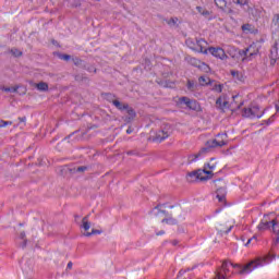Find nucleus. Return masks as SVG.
<instances>
[{
	"instance_id": "obj_3",
	"label": "nucleus",
	"mask_w": 279,
	"mask_h": 279,
	"mask_svg": "<svg viewBox=\"0 0 279 279\" xmlns=\"http://www.w3.org/2000/svg\"><path fill=\"white\" fill-rule=\"evenodd\" d=\"M207 169H215V166H210V163H207L205 165L203 170L198 169L187 173V182H197V180H201V182H206L207 180H210V178H213V171Z\"/></svg>"
},
{
	"instance_id": "obj_28",
	"label": "nucleus",
	"mask_w": 279,
	"mask_h": 279,
	"mask_svg": "<svg viewBox=\"0 0 279 279\" xmlns=\"http://www.w3.org/2000/svg\"><path fill=\"white\" fill-rule=\"evenodd\" d=\"M161 223H168L170 226H175V223H178V220H175L173 218H163L161 220Z\"/></svg>"
},
{
	"instance_id": "obj_47",
	"label": "nucleus",
	"mask_w": 279,
	"mask_h": 279,
	"mask_svg": "<svg viewBox=\"0 0 279 279\" xmlns=\"http://www.w3.org/2000/svg\"><path fill=\"white\" fill-rule=\"evenodd\" d=\"M20 247H22V250H25V247H27V240H23V243L20 244Z\"/></svg>"
},
{
	"instance_id": "obj_19",
	"label": "nucleus",
	"mask_w": 279,
	"mask_h": 279,
	"mask_svg": "<svg viewBox=\"0 0 279 279\" xmlns=\"http://www.w3.org/2000/svg\"><path fill=\"white\" fill-rule=\"evenodd\" d=\"M37 90H40L41 93H47V90H49V84L45 83V82H39L37 84H35Z\"/></svg>"
},
{
	"instance_id": "obj_60",
	"label": "nucleus",
	"mask_w": 279,
	"mask_h": 279,
	"mask_svg": "<svg viewBox=\"0 0 279 279\" xmlns=\"http://www.w3.org/2000/svg\"><path fill=\"white\" fill-rule=\"evenodd\" d=\"M231 49H232V51H235V48H234V47H232Z\"/></svg>"
},
{
	"instance_id": "obj_57",
	"label": "nucleus",
	"mask_w": 279,
	"mask_h": 279,
	"mask_svg": "<svg viewBox=\"0 0 279 279\" xmlns=\"http://www.w3.org/2000/svg\"><path fill=\"white\" fill-rule=\"evenodd\" d=\"M276 111L279 112V106L278 105H276Z\"/></svg>"
},
{
	"instance_id": "obj_14",
	"label": "nucleus",
	"mask_w": 279,
	"mask_h": 279,
	"mask_svg": "<svg viewBox=\"0 0 279 279\" xmlns=\"http://www.w3.org/2000/svg\"><path fill=\"white\" fill-rule=\"evenodd\" d=\"M233 228H234V226L230 225V226L228 227V223L222 222V223L218 225V227H217V232H218L219 234H221V235H223V234H229V233L232 231Z\"/></svg>"
},
{
	"instance_id": "obj_13",
	"label": "nucleus",
	"mask_w": 279,
	"mask_h": 279,
	"mask_svg": "<svg viewBox=\"0 0 279 279\" xmlns=\"http://www.w3.org/2000/svg\"><path fill=\"white\" fill-rule=\"evenodd\" d=\"M257 228L259 231L274 230V219L268 220V216H265Z\"/></svg>"
},
{
	"instance_id": "obj_21",
	"label": "nucleus",
	"mask_w": 279,
	"mask_h": 279,
	"mask_svg": "<svg viewBox=\"0 0 279 279\" xmlns=\"http://www.w3.org/2000/svg\"><path fill=\"white\" fill-rule=\"evenodd\" d=\"M90 167L88 166H80L77 168H73L71 171L72 173H84L85 171H89Z\"/></svg>"
},
{
	"instance_id": "obj_11",
	"label": "nucleus",
	"mask_w": 279,
	"mask_h": 279,
	"mask_svg": "<svg viewBox=\"0 0 279 279\" xmlns=\"http://www.w3.org/2000/svg\"><path fill=\"white\" fill-rule=\"evenodd\" d=\"M209 51V53H211V56H214V58H219L220 60H227L228 54H226V50H223L222 48H215V47H209L207 49V52Z\"/></svg>"
},
{
	"instance_id": "obj_56",
	"label": "nucleus",
	"mask_w": 279,
	"mask_h": 279,
	"mask_svg": "<svg viewBox=\"0 0 279 279\" xmlns=\"http://www.w3.org/2000/svg\"><path fill=\"white\" fill-rule=\"evenodd\" d=\"M227 51L231 56V58H234V54L232 52H230V50H227Z\"/></svg>"
},
{
	"instance_id": "obj_52",
	"label": "nucleus",
	"mask_w": 279,
	"mask_h": 279,
	"mask_svg": "<svg viewBox=\"0 0 279 279\" xmlns=\"http://www.w3.org/2000/svg\"><path fill=\"white\" fill-rule=\"evenodd\" d=\"M251 239H252V241H258V236L257 235H253Z\"/></svg>"
},
{
	"instance_id": "obj_38",
	"label": "nucleus",
	"mask_w": 279,
	"mask_h": 279,
	"mask_svg": "<svg viewBox=\"0 0 279 279\" xmlns=\"http://www.w3.org/2000/svg\"><path fill=\"white\" fill-rule=\"evenodd\" d=\"M128 156H141V153H138V150L133 149V150H129L126 151Z\"/></svg>"
},
{
	"instance_id": "obj_44",
	"label": "nucleus",
	"mask_w": 279,
	"mask_h": 279,
	"mask_svg": "<svg viewBox=\"0 0 279 279\" xmlns=\"http://www.w3.org/2000/svg\"><path fill=\"white\" fill-rule=\"evenodd\" d=\"M279 243V235H277V238L272 239V247H276V245H278Z\"/></svg>"
},
{
	"instance_id": "obj_22",
	"label": "nucleus",
	"mask_w": 279,
	"mask_h": 279,
	"mask_svg": "<svg viewBox=\"0 0 279 279\" xmlns=\"http://www.w3.org/2000/svg\"><path fill=\"white\" fill-rule=\"evenodd\" d=\"M198 82L201 84V86H208V84H213V82L210 81L209 77H206V76H201L198 78Z\"/></svg>"
},
{
	"instance_id": "obj_41",
	"label": "nucleus",
	"mask_w": 279,
	"mask_h": 279,
	"mask_svg": "<svg viewBox=\"0 0 279 279\" xmlns=\"http://www.w3.org/2000/svg\"><path fill=\"white\" fill-rule=\"evenodd\" d=\"M232 77H236V80H241L243 76L239 74V71H231Z\"/></svg>"
},
{
	"instance_id": "obj_53",
	"label": "nucleus",
	"mask_w": 279,
	"mask_h": 279,
	"mask_svg": "<svg viewBox=\"0 0 279 279\" xmlns=\"http://www.w3.org/2000/svg\"><path fill=\"white\" fill-rule=\"evenodd\" d=\"M126 134H132V128H129V129L126 130Z\"/></svg>"
},
{
	"instance_id": "obj_39",
	"label": "nucleus",
	"mask_w": 279,
	"mask_h": 279,
	"mask_svg": "<svg viewBox=\"0 0 279 279\" xmlns=\"http://www.w3.org/2000/svg\"><path fill=\"white\" fill-rule=\"evenodd\" d=\"M84 80L88 81V77H86L84 75H80V74L75 76L76 82H84Z\"/></svg>"
},
{
	"instance_id": "obj_54",
	"label": "nucleus",
	"mask_w": 279,
	"mask_h": 279,
	"mask_svg": "<svg viewBox=\"0 0 279 279\" xmlns=\"http://www.w3.org/2000/svg\"><path fill=\"white\" fill-rule=\"evenodd\" d=\"M252 238L247 240L246 244L245 245H250V243H252Z\"/></svg>"
},
{
	"instance_id": "obj_8",
	"label": "nucleus",
	"mask_w": 279,
	"mask_h": 279,
	"mask_svg": "<svg viewBox=\"0 0 279 279\" xmlns=\"http://www.w3.org/2000/svg\"><path fill=\"white\" fill-rule=\"evenodd\" d=\"M258 47H256V44H252L248 48L241 50L240 56H244L243 60L254 58V56H258Z\"/></svg>"
},
{
	"instance_id": "obj_62",
	"label": "nucleus",
	"mask_w": 279,
	"mask_h": 279,
	"mask_svg": "<svg viewBox=\"0 0 279 279\" xmlns=\"http://www.w3.org/2000/svg\"><path fill=\"white\" fill-rule=\"evenodd\" d=\"M236 97H239V96H233V99H236Z\"/></svg>"
},
{
	"instance_id": "obj_50",
	"label": "nucleus",
	"mask_w": 279,
	"mask_h": 279,
	"mask_svg": "<svg viewBox=\"0 0 279 279\" xmlns=\"http://www.w3.org/2000/svg\"><path fill=\"white\" fill-rule=\"evenodd\" d=\"M66 269H73V262L68 263Z\"/></svg>"
},
{
	"instance_id": "obj_17",
	"label": "nucleus",
	"mask_w": 279,
	"mask_h": 279,
	"mask_svg": "<svg viewBox=\"0 0 279 279\" xmlns=\"http://www.w3.org/2000/svg\"><path fill=\"white\" fill-rule=\"evenodd\" d=\"M191 64L192 66H197L198 69H204L205 71H208V69H210L208 64L197 60L196 58L191 59Z\"/></svg>"
},
{
	"instance_id": "obj_2",
	"label": "nucleus",
	"mask_w": 279,
	"mask_h": 279,
	"mask_svg": "<svg viewBox=\"0 0 279 279\" xmlns=\"http://www.w3.org/2000/svg\"><path fill=\"white\" fill-rule=\"evenodd\" d=\"M274 259H276V254L268 253L264 256L256 257L243 267H241L239 264H235L233 267L240 269V274H251V271H254V269L258 267H265V265H269V263H271Z\"/></svg>"
},
{
	"instance_id": "obj_9",
	"label": "nucleus",
	"mask_w": 279,
	"mask_h": 279,
	"mask_svg": "<svg viewBox=\"0 0 279 279\" xmlns=\"http://www.w3.org/2000/svg\"><path fill=\"white\" fill-rule=\"evenodd\" d=\"M179 104H184L190 110H195L196 112L202 108L197 100H193L189 97H181Z\"/></svg>"
},
{
	"instance_id": "obj_18",
	"label": "nucleus",
	"mask_w": 279,
	"mask_h": 279,
	"mask_svg": "<svg viewBox=\"0 0 279 279\" xmlns=\"http://www.w3.org/2000/svg\"><path fill=\"white\" fill-rule=\"evenodd\" d=\"M89 217L90 215H87L82 219L81 228H83L85 232H88V230H90V221H88Z\"/></svg>"
},
{
	"instance_id": "obj_58",
	"label": "nucleus",
	"mask_w": 279,
	"mask_h": 279,
	"mask_svg": "<svg viewBox=\"0 0 279 279\" xmlns=\"http://www.w3.org/2000/svg\"><path fill=\"white\" fill-rule=\"evenodd\" d=\"M74 217H75L76 220L80 219V216H78V215H75Z\"/></svg>"
},
{
	"instance_id": "obj_37",
	"label": "nucleus",
	"mask_w": 279,
	"mask_h": 279,
	"mask_svg": "<svg viewBox=\"0 0 279 279\" xmlns=\"http://www.w3.org/2000/svg\"><path fill=\"white\" fill-rule=\"evenodd\" d=\"M7 125H12V121H5L0 119V128H7Z\"/></svg>"
},
{
	"instance_id": "obj_12",
	"label": "nucleus",
	"mask_w": 279,
	"mask_h": 279,
	"mask_svg": "<svg viewBox=\"0 0 279 279\" xmlns=\"http://www.w3.org/2000/svg\"><path fill=\"white\" fill-rule=\"evenodd\" d=\"M216 108H219L220 110H226V108H230V101H228V95L222 94L220 97L217 98Z\"/></svg>"
},
{
	"instance_id": "obj_25",
	"label": "nucleus",
	"mask_w": 279,
	"mask_h": 279,
	"mask_svg": "<svg viewBox=\"0 0 279 279\" xmlns=\"http://www.w3.org/2000/svg\"><path fill=\"white\" fill-rule=\"evenodd\" d=\"M271 27H275L277 31L279 29V14L274 15Z\"/></svg>"
},
{
	"instance_id": "obj_33",
	"label": "nucleus",
	"mask_w": 279,
	"mask_h": 279,
	"mask_svg": "<svg viewBox=\"0 0 279 279\" xmlns=\"http://www.w3.org/2000/svg\"><path fill=\"white\" fill-rule=\"evenodd\" d=\"M58 58L64 60V62H69V60H71V54L59 53Z\"/></svg>"
},
{
	"instance_id": "obj_16",
	"label": "nucleus",
	"mask_w": 279,
	"mask_h": 279,
	"mask_svg": "<svg viewBox=\"0 0 279 279\" xmlns=\"http://www.w3.org/2000/svg\"><path fill=\"white\" fill-rule=\"evenodd\" d=\"M109 101L114 106V108H117V110H120L121 112H123V110H128V104L125 102H121L118 99H109Z\"/></svg>"
},
{
	"instance_id": "obj_31",
	"label": "nucleus",
	"mask_w": 279,
	"mask_h": 279,
	"mask_svg": "<svg viewBox=\"0 0 279 279\" xmlns=\"http://www.w3.org/2000/svg\"><path fill=\"white\" fill-rule=\"evenodd\" d=\"M11 53L15 58H21V56H23V52L21 50L16 49V48L11 49Z\"/></svg>"
},
{
	"instance_id": "obj_29",
	"label": "nucleus",
	"mask_w": 279,
	"mask_h": 279,
	"mask_svg": "<svg viewBox=\"0 0 279 279\" xmlns=\"http://www.w3.org/2000/svg\"><path fill=\"white\" fill-rule=\"evenodd\" d=\"M178 17H171L170 20L167 21V24L170 27H178Z\"/></svg>"
},
{
	"instance_id": "obj_34",
	"label": "nucleus",
	"mask_w": 279,
	"mask_h": 279,
	"mask_svg": "<svg viewBox=\"0 0 279 279\" xmlns=\"http://www.w3.org/2000/svg\"><path fill=\"white\" fill-rule=\"evenodd\" d=\"M195 88H197V85H195V82H193V81H187V90L194 92Z\"/></svg>"
},
{
	"instance_id": "obj_23",
	"label": "nucleus",
	"mask_w": 279,
	"mask_h": 279,
	"mask_svg": "<svg viewBox=\"0 0 279 279\" xmlns=\"http://www.w3.org/2000/svg\"><path fill=\"white\" fill-rule=\"evenodd\" d=\"M242 32L245 34H252L254 32V26H252V24H244L242 25Z\"/></svg>"
},
{
	"instance_id": "obj_48",
	"label": "nucleus",
	"mask_w": 279,
	"mask_h": 279,
	"mask_svg": "<svg viewBox=\"0 0 279 279\" xmlns=\"http://www.w3.org/2000/svg\"><path fill=\"white\" fill-rule=\"evenodd\" d=\"M19 121L20 123H25V121H27V118L26 117L19 118Z\"/></svg>"
},
{
	"instance_id": "obj_40",
	"label": "nucleus",
	"mask_w": 279,
	"mask_h": 279,
	"mask_svg": "<svg viewBox=\"0 0 279 279\" xmlns=\"http://www.w3.org/2000/svg\"><path fill=\"white\" fill-rule=\"evenodd\" d=\"M236 5H247V0H233Z\"/></svg>"
},
{
	"instance_id": "obj_49",
	"label": "nucleus",
	"mask_w": 279,
	"mask_h": 279,
	"mask_svg": "<svg viewBox=\"0 0 279 279\" xmlns=\"http://www.w3.org/2000/svg\"><path fill=\"white\" fill-rule=\"evenodd\" d=\"M162 234H165V230H160V231L156 232L157 236H162Z\"/></svg>"
},
{
	"instance_id": "obj_6",
	"label": "nucleus",
	"mask_w": 279,
	"mask_h": 279,
	"mask_svg": "<svg viewBox=\"0 0 279 279\" xmlns=\"http://www.w3.org/2000/svg\"><path fill=\"white\" fill-rule=\"evenodd\" d=\"M263 114H265V111H260V107H258L257 105L244 108L242 111V117H246V119H260Z\"/></svg>"
},
{
	"instance_id": "obj_27",
	"label": "nucleus",
	"mask_w": 279,
	"mask_h": 279,
	"mask_svg": "<svg viewBox=\"0 0 279 279\" xmlns=\"http://www.w3.org/2000/svg\"><path fill=\"white\" fill-rule=\"evenodd\" d=\"M124 110H126L129 119H134V117H136V111H134V109L130 107V105H128V109Z\"/></svg>"
},
{
	"instance_id": "obj_7",
	"label": "nucleus",
	"mask_w": 279,
	"mask_h": 279,
	"mask_svg": "<svg viewBox=\"0 0 279 279\" xmlns=\"http://www.w3.org/2000/svg\"><path fill=\"white\" fill-rule=\"evenodd\" d=\"M169 136H171V125L166 124L156 133L155 141L162 143V141H166Z\"/></svg>"
},
{
	"instance_id": "obj_36",
	"label": "nucleus",
	"mask_w": 279,
	"mask_h": 279,
	"mask_svg": "<svg viewBox=\"0 0 279 279\" xmlns=\"http://www.w3.org/2000/svg\"><path fill=\"white\" fill-rule=\"evenodd\" d=\"M276 116H271L268 120H264L262 125H271V123H274V119Z\"/></svg>"
},
{
	"instance_id": "obj_55",
	"label": "nucleus",
	"mask_w": 279,
	"mask_h": 279,
	"mask_svg": "<svg viewBox=\"0 0 279 279\" xmlns=\"http://www.w3.org/2000/svg\"><path fill=\"white\" fill-rule=\"evenodd\" d=\"M172 245H178V240H173Z\"/></svg>"
},
{
	"instance_id": "obj_45",
	"label": "nucleus",
	"mask_w": 279,
	"mask_h": 279,
	"mask_svg": "<svg viewBox=\"0 0 279 279\" xmlns=\"http://www.w3.org/2000/svg\"><path fill=\"white\" fill-rule=\"evenodd\" d=\"M86 71H88V73H97V69H95L94 66H88Z\"/></svg>"
},
{
	"instance_id": "obj_35",
	"label": "nucleus",
	"mask_w": 279,
	"mask_h": 279,
	"mask_svg": "<svg viewBox=\"0 0 279 279\" xmlns=\"http://www.w3.org/2000/svg\"><path fill=\"white\" fill-rule=\"evenodd\" d=\"M101 230L93 229L92 232L84 233V236H93V234H101Z\"/></svg>"
},
{
	"instance_id": "obj_26",
	"label": "nucleus",
	"mask_w": 279,
	"mask_h": 279,
	"mask_svg": "<svg viewBox=\"0 0 279 279\" xmlns=\"http://www.w3.org/2000/svg\"><path fill=\"white\" fill-rule=\"evenodd\" d=\"M211 90H214L215 93H222L223 92V85L215 83L214 86L211 87Z\"/></svg>"
},
{
	"instance_id": "obj_10",
	"label": "nucleus",
	"mask_w": 279,
	"mask_h": 279,
	"mask_svg": "<svg viewBox=\"0 0 279 279\" xmlns=\"http://www.w3.org/2000/svg\"><path fill=\"white\" fill-rule=\"evenodd\" d=\"M230 271L228 262H223L221 267L216 270V277L214 279H226Z\"/></svg>"
},
{
	"instance_id": "obj_4",
	"label": "nucleus",
	"mask_w": 279,
	"mask_h": 279,
	"mask_svg": "<svg viewBox=\"0 0 279 279\" xmlns=\"http://www.w3.org/2000/svg\"><path fill=\"white\" fill-rule=\"evenodd\" d=\"M186 46L192 49V51H197L198 53H208V43L204 39H196L195 41L191 38L186 39Z\"/></svg>"
},
{
	"instance_id": "obj_32",
	"label": "nucleus",
	"mask_w": 279,
	"mask_h": 279,
	"mask_svg": "<svg viewBox=\"0 0 279 279\" xmlns=\"http://www.w3.org/2000/svg\"><path fill=\"white\" fill-rule=\"evenodd\" d=\"M1 90H4V93H17L19 87H2Z\"/></svg>"
},
{
	"instance_id": "obj_46",
	"label": "nucleus",
	"mask_w": 279,
	"mask_h": 279,
	"mask_svg": "<svg viewBox=\"0 0 279 279\" xmlns=\"http://www.w3.org/2000/svg\"><path fill=\"white\" fill-rule=\"evenodd\" d=\"M25 236H26L25 231H22V232L20 233V239H21L22 241H25V240H27Z\"/></svg>"
},
{
	"instance_id": "obj_1",
	"label": "nucleus",
	"mask_w": 279,
	"mask_h": 279,
	"mask_svg": "<svg viewBox=\"0 0 279 279\" xmlns=\"http://www.w3.org/2000/svg\"><path fill=\"white\" fill-rule=\"evenodd\" d=\"M226 145H228V133H218L215 140L207 141L205 147H203L196 155H190L187 160L189 162H195L199 156L209 154L215 147H226Z\"/></svg>"
},
{
	"instance_id": "obj_5",
	"label": "nucleus",
	"mask_w": 279,
	"mask_h": 279,
	"mask_svg": "<svg viewBox=\"0 0 279 279\" xmlns=\"http://www.w3.org/2000/svg\"><path fill=\"white\" fill-rule=\"evenodd\" d=\"M216 189V197L220 204L226 203V181L223 179H217L214 181Z\"/></svg>"
},
{
	"instance_id": "obj_61",
	"label": "nucleus",
	"mask_w": 279,
	"mask_h": 279,
	"mask_svg": "<svg viewBox=\"0 0 279 279\" xmlns=\"http://www.w3.org/2000/svg\"><path fill=\"white\" fill-rule=\"evenodd\" d=\"M241 106H243V102L240 104L239 108H241Z\"/></svg>"
},
{
	"instance_id": "obj_42",
	"label": "nucleus",
	"mask_w": 279,
	"mask_h": 279,
	"mask_svg": "<svg viewBox=\"0 0 279 279\" xmlns=\"http://www.w3.org/2000/svg\"><path fill=\"white\" fill-rule=\"evenodd\" d=\"M72 61H73V63L75 64V66H80V64H82V59H80V58H73L72 59Z\"/></svg>"
},
{
	"instance_id": "obj_30",
	"label": "nucleus",
	"mask_w": 279,
	"mask_h": 279,
	"mask_svg": "<svg viewBox=\"0 0 279 279\" xmlns=\"http://www.w3.org/2000/svg\"><path fill=\"white\" fill-rule=\"evenodd\" d=\"M214 1L217 8H219L220 10H223V8H226V0H214Z\"/></svg>"
},
{
	"instance_id": "obj_24",
	"label": "nucleus",
	"mask_w": 279,
	"mask_h": 279,
	"mask_svg": "<svg viewBox=\"0 0 279 279\" xmlns=\"http://www.w3.org/2000/svg\"><path fill=\"white\" fill-rule=\"evenodd\" d=\"M151 214L155 215V217H158V215L162 214L166 215L167 211L160 209V205H157L153 210Z\"/></svg>"
},
{
	"instance_id": "obj_20",
	"label": "nucleus",
	"mask_w": 279,
	"mask_h": 279,
	"mask_svg": "<svg viewBox=\"0 0 279 279\" xmlns=\"http://www.w3.org/2000/svg\"><path fill=\"white\" fill-rule=\"evenodd\" d=\"M277 59H278V46L275 45V46H272L271 49H270V60H271L272 62H276Z\"/></svg>"
},
{
	"instance_id": "obj_51",
	"label": "nucleus",
	"mask_w": 279,
	"mask_h": 279,
	"mask_svg": "<svg viewBox=\"0 0 279 279\" xmlns=\"http://www.w3.org/2000/svg\"><path fill=\"white\" fill-rule=\"evenodd\" d=\"M227 14H232L234 12L232 9H228V11H225Z\"/></svg>"
},
{
	"instance_id": "obj_59",
	"label": "nucleus",
	"mask_w": 279,
	"mask_h": 279,
	"mask_svg": "<svg viewBox=\"0 0 279 279\" xmlns=\"http://www.w3.org/2000/svg\"><path fill=\"white\" fill-rule=\"evenodd\" d=\"M193 269H195V267L190 268V271H193Z\"/></svg>"
},
{
	"instance_id": "obj_15",
	"label": "nucleus",
	"mask_w": 279,
	"mask_h": 279,
	"mask_svg": "<svg viewBox=\"0 0 279 279\" xmlns=\"http://www.w3.org/2000/svg\"><path fill=\"white\" fill-rule=\"evenodd\" d=\"M198 14H202L207 21H213V12L204 9L203 7H196Z\"/></svg>"
},
{
	"instance_id": "obj_43",
	"label": "nucleus",
	"mask_w": 279,
	"mask_h": 279,
	"mask_svg": "<svg viewBox=\"0 0 279 279\" xmlns=\"http://www.w3.org/2000/svg\"><path fill=\"white\" fill-rule=\"evenodd\" d=\"M186 271H191V268H186V269H181L178 274V278H180L181 276H184V274H186Z\"/></svg>"
}]
</instances>
